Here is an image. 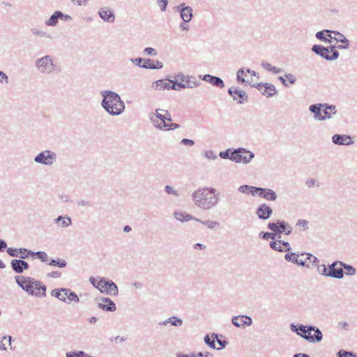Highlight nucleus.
Here are the masks:
<instances>
[{
    "label": "nucleus",
    "instance_id": "51",
    "mask_svg": "<svg viewBox=\"0 0 357 357\" xmlns=\"http://www.w3.org/2000/svg\"><path fill=\"white\" fill-rule=\"evenodd\" d=\"M204 155L208 160H216L218 156L212 150L206 151L204 152Z\"/></svg>",
    "mask_w": 357,
    "mask_h": 357
},
{
    "label": "nucleus",
    "instance_id": "42",
    "mask_svg": "<svg viewBox=\"0 0 357 357\" xmlns=\"http://www.w3.org/2000/svg\"><path fill=\"white\" fill-rule=\"evenodd\" d=\"M298 257L299 255H297L296 253H287L285 255L284 259L288 261H291L294 264H297Z\"/></svg>",
    "mask_w": 357,
    "mask_h": 357
},
{
    "label": "nucleus",
    "instance_id": "47",
    "mask_svg": "<svg viewBox=\"0 0 357 357\" xmlns=\"http://www.w3.org/2000/svg\"><path fill=\"white\" fill-rule=\"evenodd\" d=\"M338 357H356V355L352 351H347L345 350H340L337 353Z\"/></svg>",
    "mask_w": 357,
    "mask_h": 357
},
{
    "label": "nucleus",
    "instance_id": "40",
    "mask_svg": "<svg viewBox=\"0 0 357 357\" xmlns=\"http://www.w3.org/2000/svg\"><path fill=\"white\" fill-rule=\"evenodd\" d=\"M67 263L65 260L57 259H52L49 263V265L58 266L59 268H64L66 266Z\"/></svg>",
    "mask_w": 357,
    "mask_h": 357
},
{
    "label": "nucleus",
    "instance_id": "56",
    "mask_svg": "<svg viewBox=\"0 0 357 357\" xmlns=\"http://www.w3.org/2000/svg\"><path fill=\"white\" fill-rule=\"evenodd\" d=\"M268 228L271 229V231H273L275 232H278L279 234L282 233V230L278 229V222L276 223L274 222H269L268 225Z\"/></svg>",
    "mask_w": 357,
    "mask_h": 357
},
{
    "label": "nucleus",
    "instance_id": "52",
    "mask_svg": "<svg viewBox=\"0 0 357 357\" xmlns=\"http://www.w3.org/2000/svg\"><path fill=\"white\" fill-rule=\"evenodd\" d=\"M165 191L169 195H172L176 197L179 196V193L178 192V191L176 189H174L172 186L166 185L165 187Z\"/></svg>",
    "mask_w": 357,
    "mask_h": 357
},
{
    "label": "nucleus",
    "instance_id": "10",
    "mask_svg": "<svg viewBox=\"0 0 357 357\" xmlns=\"http://www.w3.org/2000/svg\"><path fill=\"white\" fill-rule=\"evenodd\" d=\"M228 93L232 97L233 100L238 104H243L248 102V96L246 92L238 87L232 86L229 88Z\"/></svg>",
    "mask_w": 357,
    "mask_h": 357
},
{
    "label": "nucleus",
    "instance_id": "44",
    "mask_svg": "<svg viewBox=\"0 0 357 357\" xmlns=\"http://www.w3.org/2000/svg\"><path fill=\"white\" fill-rule=\"evenodd\" d=\"M181 89H185V82H173L171 84V89L179 91Z\"/></svg>",
    "mask_w": 357,
    "mask_h": 357
},
{
    "label": "nucleus",
    "instance_id": "43",
    "mask_svg": "<svg viewBox=\"0 0 357 357\" xmlns=\"http://www.w3.org/2000/svg\"><path fill=\"white\" fill-rule=\"evenodd\" d=\"M278 229L282 230V232L285 231L286 234H289L291 232V227L287 226V225L284 221H278Z\"/></svg>",
    "mask_w": 357,
    "mask_h": 357
},
{
    "label": "nucleus",
    "instance_id": "61",
    "mask_svg": "<svg viewBox=\"0 0 357 357\" xmlns=\"http://www.w3.org/2000/svg\"><path fill=\"white\" fill-rule=\"evenodd\" d=\"M250 185H241L240 187H238V190L241 193L250 194V192H249V191L250 190Z\"/></svg>",
    "mask_w": 357,
    "mask_h": 357
},
{
    "label": "nucleus",
    "instance_id": "39",
    "mask_svg": "<svg viewBox=\"0 0 357 357\" xmlns=\"http://www.w3.org/2000/svg\"><path fill=\"white\" fill-rule=\"evenodd\" d=\"M198 222L211 229H215L217 227L220 226V223L218 222L214 221V220H208L202 221L200 220V221H198Z\"/></svg>",
    "mask_w": 357,
    "mask_h": 357
},
{
    "label": "nucleus",
    "instance_id": "25",
    "mask_svg": "<svg viewBox=\"0 0 357 357\" xmlns=\"http://www.w3.org/2000/svg\"><path fill=\"white\" fill-rule=\"evenodd\" d=\"M259 197L264 198L268 201H275L278 196L275 191L269 188H261Z\"/></svg>",
    "mask_w": 357,
    "mask_h": 357
},
{
    "label": "nucleus",
    "instance_id": "8",
    "mask_svg": "<svg viewBox=\"0 0 357 357\" xmlns=\"http://www.w3.org/2000/svg\"><path fill=\"white\" fill-rule=\"evenodd\" d=\"M97 289L102 294L116 296L119 294L117 285L112 280L105 278H100L97 282Z\"/></svg>",
    "mask_w": 357,
    "mask_h": 357
},
{
    "label": "nucleus",
    "instance_id": "29",
    "mask_svg": "<svg viewBox=\"0 0 357 357\" xmlns=\"http://www.w3.org/2000/svg\"><path fill=\"white\" fill-rule=\"evenodd\" d=\"M54 222L61 227H67L72 224L71 218L68 216H59L54 220Z\"/></svg>",
    "mask_w": 357,
    "mask_h": 357
},
{
    "label": "nucleus",
    "instance_id": "38",
    "mask_svg": "<svg viewBox=\"0 0 357 357\" xmlns=\"http://www.w3.org/2000/svg\"><path fill=\"white\" fill-rule=\"evenodd\" d=\"M31 33L33 36H36L41 37V38H43V37L50 38L51 37L50 34H48V33H47V32H45L41 29H38L37 28H31Z\"/></svg>",
    "mask_w": 357,
    "mask_h": 357
},
{
    "label": "nucleus",
    "instance_id": "23",
    "mask_svg": "<svg viewBox=\"0 0 357 357\" xmlns=\"http://www.w3.org/2000/svg\"><path fill=\"white\" fill-rule=\"evenodd\" d=\"M270 247L278 252L289 251L291 246L288 242L283 241H274L270 243Z\"/></svg>",
    "mask_w": 357,
    "mask_h": 357
},
{
    "label": "nucleus",
    "instance_id": "63",
    "mask_svg": "<svg viewBox=\"0 0 357 357\" xmlns=\"http://www.w3.org/2000/svg\"><path fill=\"white\" fill-rule=\"evenodd\" d=\"M59 13L61 20H63L65 22H71L73 20V17L70 15L64 14L61 11H59Z\"/></svg>",
    "mask_w": 357,
    "mask_h": 357
},
{
    "label": "nucleus",
    "instance_id": "37",
    "mask_svg": "<svg viewBox=\"0 0 357 357\" xmlns=\"http://www.w3.org/2000/svg\"><path fill=\"white\" fill-rule=\"evenodd\" d=\"M244 76H245V73L243 70V68H240L238 70L236 73V80L238 83L239 84H245V83H250L248 81H246L244 78Z\"/></svg>",
    "mask_w": 357,
    "mask_h": 357
},
{
    "label": "nucleus",
    "instance_id": "18",
    "mask_svg": "<svg viewBox=\"0 0 357 357\" xmlns=\"http://www.w3.org/2000/svg\"><path fill=\"white\" fill-rule=\"evenodd\" d=\"M332 142L337 145L349 146L354 144L350 135L335 134L332 137Z\"/></svg>",
    "mask_w": 357,
    "mask_h": 357
},
{
    "label": "nucleus",
    "instance_id": "36",
    "mask_svg": "<svg viewBox=\"0 0 357 357\" xmlns=\"http://www.w3.org/2000/svg\"><path fill=\"white\" fill-rule=\"evenodd\" d=\"M310 257H311V255L309 253L308 254L302 253L298 257L297 264L300 265V266H306L309 267V265L306 264V263H307V260H310Z\"/></svg>",
    "mask_w": 357,
    "mask_h": 357
},
{
    "label": "nucleus",
    "instance_id": "6",
    "mask_svg": "<svg viewBox=\"0 0 357 357\" xmlns=\"http://www.w3.org/2000/svg\"><path fill=\"white\" fill-rule=\"evenodd\" d=\"M314 53L328 61H335L338 59L340 55L335 45H333L328 47L314 45Z\"/></svg>",
    "mask_w": 357,
    "mask_h": 357
},
{
    "label": "nucleus",
    "instance_id": "14",
    "mask_svg": "<svg viewBox=\"0 0 357 357\" xmlns=\"http://www.w3.org/2000/svg\"><path fill=\"white\" fill-rule=\"evenodd\" d=\"M328 277L339 280L344 277L342 261H336L329 266Z\"/></svg>",
    "mask_w": 357,
    "mask_h": 357
},
{
    "label": "nucleus",
    "instance_id": "26",
    "mask_svg": "<svg viewBox=\"0 0 357 357\" xmlns=\"http://www.w3.org/2000/svg\"><path fill=\"white\" fill-rule=\"evenodd\" d=\"M174 216L177 220L181 222H188L190 220L200 221V219L186 213L185 212L176 211L174 213Z\"/></svg>",
    "mask_w": 357,
    "mask_h": 357
},
{
    "label": "nucleus",
    "instance_id": "60",
    "mask_svg": "<svg viewBox=\"0 0 357 357\" xmlns=\"http://www.w3.org/2000/svg\"><path fill=\"white\" fill-rule=\"evenodd\" d=\"M7 253L11 257H18L19 249L8 248L6 250Z\"/></svg>",
    "mask_w": 357,
    "mask_h": 357
},
{
    "label": "nucleus",
    "instance_id": "7",
    "mask_svg": "<svg viewBox=\"0 0 357 357\" xmlns=\"http://www.w3.org/2000/svg\"><path fill=\"white\" fill-rule=\"evenodd\" d=\"M255 154L244 149L238 148L231 152L230 160L236 162L248 164L254 158Z\"/></svg>",
    "mask_w": 357,
    "mask_h": 357
},
{
    "label": "nucleus",
    "instance_id": "9",
    "mask_svg": "<svg viewBox=\"0 0 357 357\" xmlns=\"http://www.w3.org/2000/svg\"><path fill=\"white\" fill-rule=\"evenodd\" d=\"M56 153L50 150H45L35 156L34 162L38 164L51 166L56 161Z\"/></svg>",
    "mask_w": 357,
    "mask_h": 357
},
{
    "label": "nucleus",
    "instance_id": "5",
    "mask_svg": "<svg viewBox=\"0 0 357 357\" xmlns=\"http://www.w3.org/2000/svg\"><path fill=\"white\" fill-rule=\"evenodd\" d=\"M336 113L335 105L326 103L314 105V118L318 121L331 119Z\"/></svg>",
    "mask_w": 357,
    "mask_h": 357
},
{
    "label": "nucleus",
    "instance_id": "59",
    "mask_svg": "<svg viewBox=\"0 0 357 357\" xmlns=\"http://www.w3.org/2000/svg\"><path fill=\"white\" fill-rule=\"evenodd\" d=\"M215 341L217 342V343L218 344V345L220 346L219 347H216V349L217 350H221L223 348H225L226 347V345L227 344V342H226L225 340H222L221 339L219 338V335H218V337L217 339H215Z\"/></svg>",
    "mask_w": 357,
    "mask_h": 357
},
{
    "label": "nucleus",
    "instance_id": "49",
    "mask_svg": "<svg viewBox=\"0 0 357 357\" xmlns=\"http://www.w3.org/2000/svg\"><path fill=\"white\" fill-rule=\"evenodd\" d=\"M66 356V357H84L86 353L83 351L67 352Z\"/></svg>",
    "mask_w": 357,
    "mask_h": 357
},
{
    "label": "nucleus",
    "instance_id": "64",
    "mask_svg": "<svg viewBox=\"0 0 357 357\" xmlns=\"http://www.w3.org/2000/svg\"><path fill=\"white\" fill-rule=\"evenodd\" d=\"M167 126L165 128V130H175L179 128V125L174 123H166Z\"/></svg>",
    "mask_w": 357,
    "mask_h": 357
},
{
    "label": "nucleus",
    "instance_id": "28",
    "mask_svg": "<svg viewBox=\"0 0 357 357\" xmlns=\"http://www.w3.org/2000/svg\"><path fill=\"white\" fill-rule=\"evenodd\" d=\"M161 117L162 115L160 116H154L149 115V119L152 124L157 128L160 130H165V128L167 126L166 123H164L161 120Z\"/></svg>",
    "mask_w": 357,
    "mask_h": 357
},
{
    "label": "nucleus",
    "instance_id": "33",
    "mask_svg": "<svg viewBox=\"0 0 357 357\" xmlns=\"http://www.w3.org/2000/svg\"><path fill=\"white\" fill-rule=\"evenodd\" d=\"M168 324H170L174 326H181L183 324V320L177 317H171L160 324L167 326Z\"/></svg>",
    "mask_w": 357,
    "mask_h": 357
},
{
    "label": "nucleus",
    "instance_id": "62",
    "mask_svg": "<svg viewBox=\"0 0 357 357\" xmlns=\"http://www.w3.org/2000/svg\"><path fill=\"white\" fill-rule=\"evenodd\" d=\"M164 112L165 114H162V117H161L162 121L164 123H167V121H171L172 119L169 112L167 110H165Z\"/></svg>",
    "mask_w": 357,
    "mask_h": 357
},
{
    "label": "nucleus",
    "instance_id": "41",
    "mask_svg": "<svg viewBox=\"0 0 357 357\" xmlns=\"http://www.w3.org/2000/svg\"><path fill=\"white\" fill-rule=\"evenodd\" d=\"M79 297L77 296V295L73 292V291H71L70 289H69V292L68 294V296H67V299H66V302L67 303H70V302H74V303H79Z\"/></svg>",
    "mask_w": 357,
    "mask_h": 357
},
{
    "label": "nucleus",
    "instance_id": "48",
    "mask_svg": "<svg viewBox=\"0 0 357 357\" xmlns=\"http://www.w3.org/2000/svg\"><path fill=\"white\" fill-rule=\"evenodd\" d=\"M323 338V335L318 328L314 326V342H320Z\"/></svg>",
    "mask_w": 357,
    "mask_h": 357
},
{
    "label": "nucleus",
    "instance_id": "45",
    "mask_svg": "<svg viewBox=\"0 0 357 357\" xmlns=\"http://www.w3.org/2000/svg\"><path fill=\"white\" fill-rule=\"evenodd\" d=\"M259 237L263 238V239H268V238H271L273 240H275L277 237V234L275 233H269V232H264V231H261L259 233Z\"/></svg>",
    "mask_w": 357,
    "mask_h": 357
},
{
    "label": "nucleus",
    "instance_id": "30",
    "mask_svg": "<svg viewBox=\"0 0 357 357\" xmlns=\"http://www.w3.org/2000/svg\"><path fill=\"white\" fill-rule=\"evenodd\" d=\"M59 20H60V13L59 10H56L45 22V24L47 26H56L59 23Z\"/></svg>",
    "mask_w": 357,
    "mask_h": 357
},
{
    "label": "nucleus",
    "instance_id": "20",
    "mask_svg": "<svg viewBox=\"0 0 357 357\" xmlns=\"http://www.w3.org/2000/svg\"><path fill=\"white\" fill-rule=\"evenodd\" d=\"M256 213L259 219L267 220L273 213V210L267 204H262L257 208Z\"/></svg>",
    "mask_w": 357,
    "mask_h": 357
},
{
    "label": "nucleus",
    "instance_id": "35",
    "mask_svg": "<svg viewBox=\"0 0 357 357\" xmlns=\"http://www.w3.org/2000/svg\"><path fill=\"white\" fill-rule=\"evenodd\" d=\"M28 255H31V257H36L40 259L43 262H46L47 261V254L43 251H38V252H27Z\"/></svg>",
    "mask_w": 357,
    "mask_h": 357
},
{
    "label": "nucleus",
    "instance_id": "21",
    "mask_svg": "<svg viewBox=\"0 0 357 357\" xmlns=\"http://www.w3.org/2000/svg\"><path fill=\"white\" fill-rule=\"evenodd\" d=\"M10 265L13 270L17 273H22L29 267V264L22 259H13Z\"/></svg>",
    "mask_w": 357,
    "mask_h": 357
},
{
    "label": "nucleus",
    "instance_id": "15",
    "mask_svg": "<svg viewBox=\"0 0 357 357\" xmlns=\"http://www.w3.org/2000/svg\"><path fill=\"white\" fill-rule=\"evenodd\" d=\"M96 301L98 307L103 311L114 312L116 309V304L109 298L100 297Z\"/></svg>",
    "mask_w": 357,
    "mask_h": 357
},
{
    "label": "nucleus",
    "instance_id": "24",
    "mask_svg": "<svg viewBox=\"0 0 357 357\" xmlns=\"http://www.w3.org/2000/svg\"><path fill=\"white\" fill-rule=\"evenodd\" d=\"M172 80L159 79L152 84V89L155 91H161L164 89H171V84Z\"/></svg>",
    "mask_w": 357,
    "mask_h": 357
},
{
    "label": "nucleus",
    "instance_id": "50",
    "mask_svg": "<svg viewBox=\"0 0 357 357\" xmlns=\"http://www.w3.org/2000/svg\"><path fill=\"white\" fill-rule=\"evenodd\" d=\"M317 271L321 275L328 277L329 268H328L325 265H320L317 266Z\"/></svg>",
    "mask_w": 357,
    "mask_h": 357
},
{
    "label": "nucleus",
    "instance_id": "31",
    "mask_svg": "<svg viewBox=\"0 0 357 357\" xmlns=\"http://www.w3.org/2000/svg\"><path fill=\"white\" fill-rule=\"evenodd\" d=\"M218 337V334L212 333L211 335L207 334L204 336V340L206 344L210 348L216 349L215 339Z\"/></svg>",
    "mask_w": 357,
    "mask_h": 357
},
{
    "label": "nucleus",
    "instance_id": "11",
    "mask_svg": "<svg viewBox=\"0 0 357 357\" xmlns=\"http://www.w3.org/2000/svg\"><path fill=\"white\" fill-rule=\"evenodd\" d=\"M250 85L252 87L257 89L264 96H266L268 98L272 97L273 96L277 93V89L275 86L271 84H252V82H250Z\"/></svg>",
    "mask_w": 357,
    "mask_h": 357
},
{
    "label": "nucleus",
    "instance_id": "53",
    "mask_svg": "<svg viewBox=\"0 0 357 357\" xmlns=\"http://www.w3.org/2000/svg\"><path fill=\"white\" fill-rule=\"evenodd\" d=\"M143 52L149 56H155L158 55V52L153 47H146L144 49Z\"/></svg>",
    "mask_w": 357,
    "mask_h": 357
},
{
    "label": "nucleus",
    "instance_id": "46",
    "mask_svg": "<svg viewBox=\"0 0 357 357\" xmlns=\"http://www.w3.org/2000/svg\"><path fill=\"white\" fill-rule=\"evenodd\" d=\"M342 269L344 268L347 271V272H346L347 275H354L356 274V269L352 266L348 265L343 262H342Z\"/></svg>",
    "mask_w": 357,
    "mask_h": 357
},
{
    "label": "nucleus",
    "instance_id": "27",
    "mask_svg": "<svg viewBox=\"0 0 357 357\" xmlns=\"http://www.w3.org/2000/svg\"><path fill=\"white\" fill-rule=\"evenodd\" d=\"M162 67L163 63L161 61L158 60L154 61L150 59L144 60V63L142 65V68L146 69H161Z\"/></svg>",
    "mask_w": 357,
    "mask_h": 357
},
{
    "label": "nucleus",
    "instance_id": "34",
    "mask_svg": "<svg viewBox=\"0 0 357 357\" xmlns=\"http://www.w3.org/2000/svg\"><path fill=\"white\" fill-rule=\"evenodd\" d=\"M200 85V82L192 77H188L185 81V88L194 89Z\"/></svg>",
    "mask_w": 357,
    "mask_h": 357
},
{
    "label": "nucleus",
    "instance_id": "12",
    "mask_svg": "<svg viewBox=\"0 0 357 357\" xmlns=\"http://www.w3.org/2000/svg\"><path fill=\"white\" fill-rule=\"evenodd\" d=\"M330 40H334L337 43H340L338 45H335L336 50H347L349 47V40L344 34L338 31H333V34L331 35Z\"/></svg>",
    "mask_w": 357,
    "mask_h": 357
},
{
    "label": "nucleus",
    "instance_id": "17",
    "mask_svg": "<svg viewBox=\"0 0 357 357\" xmlns=\"http://www.w3.org/2000/svg\"><path fill=\"white\" fill-rule=\"evenodd\" d=\"M231 323L236 327L245 328L252 325V319L247 315H238L232 317Z\"/></svg>",
    "mask_w": 357,
    "mask_h": 357
},
{
    "label": "nucleus",
    "instance_id": "58",
    "mask_svg": "<svg viewBox=\"0 0 357 357\" xmlns=\"http://www.w3.org/2000/svg\"><path fill=\"white\" fill-rule=\"evenodd\" d=\"M69 292V289L66 288H61V296L60 298L62 299H59L61 301L66 302L67 296Z\"/></svg>",
    "mask_w": 357,
    "mask_h": 357
},
{
    "label": "nucleus",
    "instance_id": "57",
    "mask_svg": "<svg viewBox=\"0 0 357 357\" xmlns=\"http://www.w3.org/2000/svg\"><path fill=\"white\" fill-rule=\"evenodd\" d=\"M32 252L31 250H29L26 248H20L19 249V253H20L22 255L20 257L21 259H26L29 257H31V255H28L27 252Z\"/></svg>",
    "mask_w": 357,
    "mask_h": 357
},
{
    "label": "nucleus",
    "instance_id": "54",
    "mask_svg": "<svg viewBox=\"0 0 357 357\" xmlns=\"http://www.w3.org/2000/svg\"><path fill=\"white\" fill-rule=\"evenodd\" d=\"M156 1L160 10L162 12L165 11L168 5V0H156Z\"/></svg>",
    "mask_w": 357,
    "mask_h": 357
},
{
    "label": "nucleus",
    "instance_id": "13",
    "mask_svg": "<svg viewBox=\"0 0 357 357\" xmlns=\"http://www.w3.org/2000/svg\"><path fill=\"white\" fill-rule=\"evenodd\" d=\"M290 329L296 332L298 335L303 337V338L307 340H312V336L311 335V331H312V326H309L307 328L306 326L303 325H296L294 324H291L290 325Z\"/></svg>",
    "mask_w": 357,
    "mask_h": 357
},
{
    "label": "nucleus",
    "instance_id": "19",
    "mask_svg": "<svg viewBox=\"0 0 357 357\" xmlns=\"http://www.w3.org/2000/svg\"><path fill=\"white\" fill-rule=\"evenodd\" d=\"M98 15L105 22L112 23L115 20V16L112 10L108 7H102L98 10Z\"/></svg>",
    "mask_w": 357,
    "mask_h": 357
},
{
    "label": "nucleus",
    "instance_id": "55",
    "mask_svg": "<svg viewBox=\"0 0 357 357\" xmlns=\"http://www.w3.org/2000/svg\"><path fill=\"white\" fill-rule=\"evenodd\" d=\"M250 194H251L252 196L255 197V196H259V194L261 192V188H259V187H255V186H251L250 185Z\"/></svg>",
    "mask_w": 357,
    "mask_h": 357
},
{
    "label": "nucleus",
    "instance_id": "4",
    "mask_svg": "<svg viewBox=\"0 0 357 357\" xmlns=\"http://www.w3.org/2000/svg\"><path fill=\"white\" fill-rule=\"evenodd\" d=\"M37 70L43 75H50L58 70V65L55 59L51 55H45L38 58L35 61Z\"/></svg>",
    "mask_w": 357,
    "mask_h": 357
},
{
    "label": "nucleus",
    "instance_id": "3",
    "mask_svg": "<svg viewBox=\"0 0 357 357\" xmlns=\"http://www.w3.org/2000/svg\"><path fill=\"white\" fill-rule=\"evenodd\" d=\"M15 280L17 284L29 294L40 298L45 296L46 287L41 282L22 275L16 276Z\"/></svg>",
    "mask_w": 357,
    "mask_h": 357
},
{
    "label": "nucleus",
    "instance_id": "22",
    "mask_svg": "<svg viewBox=\"0 0 357 357\" xmlns=\"http://www.w3.org/2000/svg\"><path fill=\"white\" fill-rule=\"evenodd\" d=\"M202 79L220 89L225 87V83L223 80L219 77L206 74L202 77Z\"/></svg>",
    "mask_w": 357,
    "mask_h": 357
},
{
    "label": "nucleus",
    "instance_id": "1",
    "mask_svg": "<svg viewBox=\"0 0 357 357\" xmlns=\"http://www.w3.org/2000/svg\"><path fill=\"white\" fill-rule=\"evenodd\" d=\"M192 200L199 209L209 211L219 204L220 197L219 192L215 188L203 187L192 192Z\"/></svg>",
    "mask_w": 357,
    "mask_h": 357
},
{
    "label": "nucleus",
    "instance_id": "32",
    "mask_svg": "<svg viewBox=\"0 0 357 357\" xmlns=\"http://www.w3.org/2000/svg\"><path fill=\"white\" fill-rule=\"evenodd\" d=\"M331 34H333V31L323 30L321 31L317 32L316 33V37L320 40L331 43L330 40V36Z\"/></svg>",
    "mask_w": 357,
    "mask_h": 357
},
{
    "label": "nucleus",
    "instance_id": "16",
    "mask_svg": "<svg viewBox=\"0 0 357 357\" xmlns=\"http://www.w3.org/2000/svg\"><path fill=\"white\" fill-rule=\"evenodd\" d=\"M176 10L179 11L180 16L184 22L188 23L192 18V8L190 6H185V3H181L176 6Z\"/></svg>",
    "mask_w": 357,
    "mask_h": 357
},
{
    "label": "nucleus",
    "instance_id": "2",
    "mask_svg": "<svg viewBox=\"0 0 357 357\" xmlns=\"http://www.w3.org/2000/svg\"><path fill=\"white\" fill-rule=\"evenodd\" d=\"M103 99L101 102L102 108L110 115L119 116L125 110L124 102L120 96L109 90H105L100 92Z\"/></svg>",
    "mask_w": 357,
    "mask_h": 357
}]
</instances>
